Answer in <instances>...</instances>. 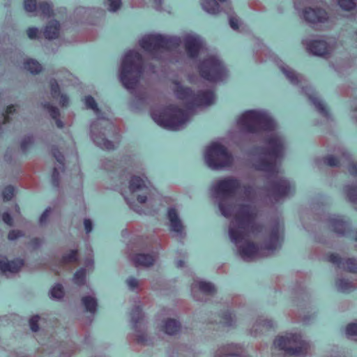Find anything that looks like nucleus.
Returning <instances> with one entry per match:
<instances>
[{
	"label": "nucleus",
	"mask_w": 357,
	"mask_h": 357,
	"mask_svg": "<svg viewBox=\"0 0 357 357\" xmlns=\"http://www.w3.org/2000/svg\"><path fill=\"white\" fill-rule=\"evenodd\" d=\"M212 188L222 214L234 216L229 234L243 260L268 256L280 246L282 226L277 222L267 228L256 222L258 210L252 187L242 186L238 179L229 176L217 181Z\"/></svg>",
	"instance_id": "1"
},
{
	"label": "nucleus",
	"mask_w": 357,
	"mask_h": 357,
	"mask_svg": "<svg viewBox=\"0 0 357 357\" xmlns=\"http://www.w3.org/2000/svg\"><path fill=\"white\" fill-rule=\"evenodd\" d=\"M238 126L245 132H271L266 139V146L258 149L253 165L256 169L267 173L271 177L269 194L275 202L287 196L291 192V185L279 175L278 167L284 154V142L278 133L273 132L274 121L266 112L250 110L238 119Z\"/></svg>",
	"instance_id": "2"
},
{
	"label": "nucleus",
	"mask_w": 357,
	"mask_h": 357,
	"mask_svg": "<svg viewBox=\"0 0 357 357\" xmlns=\"http://www.w3.org/2000/svg\"><path fill=\"white\" fill-rule=\"evenodd\" d=\"M142 73V55L136 51H129L125 55L120 69V80L124 87L130 91L135 89Z\"/></svg>",
	"instance_id": "3"
},
{
	"label": "nucleus",
	"mask_w": 357,
	"mask_h": 357,
	"mask_svg": "<svg viewBox=\"0 0 357 357\" xmlns=\"http://www.w3.org/2000/svg\"><path fill=\"white\" fill-rule=\"evenodd\" d=\"M151 116L160 126L170 130H178L188 121V113L175 105H169L162 112L152 111Z\"/></svg>",
	"instance_id": "4"
},
{
	"label": "nucleus",
	"mask_w": 357,
	"mask_h": 357,
	"mask_svg": "<svg viewBox=\"0 0 357 357\" xmlns=\"http://www.w3.org/2000/svg\"><path fill=\"white\" fill-rule=\"evenodd\" d=\"M174 91L176 97L183 100L188 109H192L195 107L210 105L213 103L215 96L212 91H200L197 93L190 88L183 87L178 82H174Z\"/></svg>",
	"instance_id": "5"
},
{
	"label": "nucleus",
	"mask_w": 357,
	"mask_h": 357,
	"mask_svg": "<svg viewBox=\"0 0 357 357\" xmlns=\"http://www.w3.org/2000/svg\"><path fill=\"white\" fill-rule=\"evenodd\" d=\"M139 44L142 48L150 53L153 57L159 59V52L178 47L181 44V40L176 37L148 35L142 38Z\"/></svg>",
	"instance_id": "6"
},
{
	"label": "nucleus",
	"mask_w": 357,
	"mask_h": 357,
	"mask_svg": "<svg viewBox=\"0 0 357 357\" xmlns=\"http://www.w3.org/2000/svg\"><path fill=\"white\" fill-rule=\"evenodd\" d=\"M274 346L290 355L305 354L309 347L308 344L301 339L299 334L291 333L276 338Z\"/></svg>",
	"instance_id": "7"
},
{
	"label": "nucleus",
	"mask_w": 357,
	"mask_h": 357,
	"mask_svg": "<svg viewBox=\"0 0 357 357\" xmlns=\"http://www.w3.org/2000/svg\"><path fill=\"white\" fill-rule=\"evenodd\" d=\"M205 160L210 168L218 169L230 166L233 158L225 146L215 143L206 150Z\"/></svg>",
	"instance_id": "8"
},
{
	"label": "nucleus",
	"mask_w": 357,
	"mask_h": 357,
	"mask_svg": "<svg viewBox=\"0 0 357 357\" xmlns=\"http://www.w3.org/2000/svg\"><path fill=\"white\" fill-rule=\"evenodd\" d=\"M201 76L209 82L222 80L227 70L222 62L215 56H208L199 66Z\"/></svg>",
	"instance_id": "9"
},
{
	"label": "nucleus",
	"mask_w": 357,
	"mask_h": 357,
	"mask_svg": "<svg viewBox=\"0 0 357 357\" xmlns=\"http://www.w3.org/2000/svg\"><path fill=\"white\" fill-rule=\"evenodd\" d=\"M24 9L29 13H36V15H40L44 17H50L53 10L51 6L47 3H40L36 4V0H24Z\"/></svg>",
	"instance_id": "10"
},
{
	"label": "nucleus",
	"mask_w": 357,
	"mask_h": 357,
	"mask_svg": "<svg viewBox=\"0 0 357 357\" xmlns=\"http://www.w3.org/2000/svg\"><path fill=\"white\" fill-rule=\"evenodd\" d=\"M197 291H199L200 293L204 295H212L215 293V289L214 286L210 282L195 280L192 285L193 297L197 301H204L205 298H200L197 295Z\"/></svg>",
	"instance_id": "11"
},
{
	"label": "nucleus",
	"mask_w": 357,
	"mask_h": 357,
	"mask_svg": "<svg viewBox=\"0 0 357 357\" xmlns=\"http://www.w3.org/2000/svg\"><path fill=\"white\" fill-rule=\"evenodd\" d=\"M330 262L336 264L339 268H342L352 273H357V261L353 259H342L338 255L332 254L329 256Z\"/></svg>",
	"instance_id": "12"
},
{
	"label": "nucleus",
	"mask_w": 357,
	"mask_h": 357,
	"mask_svg": "<svg viewBox=\"0 0 357 357\" xmlns=\"http://www.w3.org/2000/svg\"><path fill=\"white\" fill-rule=\"evenodd\" d=\"M306 45L307 49L314 55L324 56L331 52V47L323 40H315Z\"/></svg>",
	"instance_id": "13"
},
{
	"label": "nucleus",
	"mask_w": 357,
	"mask_h": 357,
	"mask_svg": "<svg viewBox=\"0 0 357 357\" xmlns=\"http://www.w3.org/2000/svg\"><path fill=\"white\" fill-rule=\"evenodd\" d=\"M303 17L310 23L324 22L327 20V13L324 10L319 8H307L303 12Z\"/></svg>",
	"instance_id": "14"
},
{
	"label": "nucleus",
	"mask_w": 357,
	"mask_h": 357,
	"mask_svg": "<svg viewBox=\"0 0 357 357\" xmlns=\"http://www.w3.org/2000/svg\"><path fill=\"white\" fill-rule=\"evenodd\" d=\"M184 42L188 55L191 58L196 57L202 47L200 39L192 36H188L185 38Z\"/></svg>",
	"instance_id": "15"
},
{
	"label": "nucleus",
	"mask_w": 357,
	"mask_h": 357,
	"mask_svg": "<svg viewBox=\"0 0 357 357\" xmlns=\"http://www.w3.org/2000/svg\"><path fill=\"white\" fill-rule=\"evenodd\" d=\"M97 125L98 123H93L91 126V137L93 142L101 149L106 150L114 149V144L113 142L107 139L105 137L102 136L105 135V133H102V135L97 133Z\"/></svg>",
	"instance_id": "16"
},
{
	"label": "nucleus",
	"mask_w": 357,
	"mask_h": 357,
	"mask_svg": "<svg viewBox=\"0 0 357 357\" xmlns=\"http://www.w3.org/2000/svg\"><path fill=\"white\" fill-rule=\"evenodd\" d=\"M23 265L24 262L21 259L8 261L5 257L0 255V271L3 273H17Z\"/></svg>",
	"instance_id": "17"
},
{
	"label": "nucleus",
	"mask_w": 357,
	"mask_h": 357,
	"mask_svg": "<svg viewBox=\"0 0 357 357\" xmlns=\"http://www.w3.org/2000/svg\"><path fill=\"white\" fill-rule=\"evenodd\" d=\"M168 218L170 222L171 230L182 236L184 229L175 208H171L169 209Z\"/></svg>",
	"instance_id": "18"
},
{
	"label": "nucleus",
	"mask_w": 357,
	"mask_h": 357,
	"mask_svg": "<svg viewBox=\"0 0 357 357\" xmlns=\"http://www.w3.org/2000/svg\"><path fill=\"white\" fill-rule=\"evenodd\" d=\"M156 256L153 254H137L131 256V259L136 266L148 267L153 265Z\"/></svg>",
	"instance_id": "19"
},
{
	"label": "nucleus",
	"mask_w": 357,
	"mask_h": 357,
	"mask_svg": "<svg viewBox=\"0 0 357 357\" xmlns=\"http://www.w3.org/2000/svg\"><path fill=\"white\" fill-rule=\"evenodd\" d=\"M51 94L52 98L59 101V104L62 107H66L68 104V98L63 94L61 93L59 90V84H57L56 80H52L51 81Z\"/></svg>",
	"instance_id": "20"
},
{
	"label": "nucleus",
	"mask_w": 357,
	"mask_h": 357,
	"mask_svg": "<svg viewBox=\"0 0 357 357\" xmlns=\"http://www.w3.org/2000/svg\"><path fill=\"white\" fill-rule=\"evenodd\" d=\"M302 90L308 96L309 99L317 109V110L324 115H326L327 112L324 104L316 96L315 93L309 87L302 86Z\"/></svg>",
	"instance_id": "21"
},
{
	"label": "nucleus",
	"mask_w": 357,
	"mask_h": 357,
	"mask_svg": "<svg viewBox=\"0 0 357 357\" xmlns=\"http://www.w3.org/2000/svg\"><path fill=\"white\" fill-rule=\"evenodd\" d=\"M53 155L56 160V161L59 163V167H55L54 168V171L52 176V184L55 187L59 186V169H62L63 167V161L64 158L63 155L59 151H54Z\"/></svg>",
	"instance_id": "22"
},
{
	"label": "nucleus",
	"mask_w": 357,
	"mask_h": 357,
	"mask_svg": "<svg viewBox=\"0 0 357 357\" xmlns=\"http://www.w3.org/2000/svg\"><path fill=\"white\" fill-rule=\"evenodd\" d=\"M60 25L57 21H52L45 27L44 36L45 38L53 39L58 37L59 33Z\"/></svg>",
	"instance_id": "23"
},
{
	"label": "nucleus",
	"mask_w": 357,
	"mask_h": 357,
	"mask_svg": "<svg viewBox=\"0 0 357 357\" xmlns=\"http://www.w3.org/2000/svg\"><path fill=\"white\" fill-rule=\"evenodd\" d=\"M220 2H225L227 0H218ZM203 9L209 14L215 15L219 12V4L216 0H202L201 2Z\"/></svg>",
	"instance_id": "24"
},
{
	"label": "nucleus",
	"mask_w": 357,
	"mask_h": 357,
	"mask_svg": "<svg viewBox=\"0 0 357 357\" xmlns=\"http://www.w3.org/2000/svg\"><path fill=\"white\" fill-rule=\"evenodd\" d=\"M281 70L285 75L287 78L293 84H302L303 77L300 75L296 74L293 70L288 66H282Z\"/></svg>",
	"instance_id": "25"
},
{
	"label": "nucleus",
	"mask_w": 357,
	"mask_h": 357,
	"mask_svg": "<svg viewBox=\"0 0 357 357\" xmlns=\"http://www.w3.org/2000/svg\"><path fill=\"white\" fill-rule=\"evenodd\" d=\"M146 181L139 176H133L132 177L130 181V190L132 192H134L137 190H140L144 188H146Z\"/></svg>",
	"instance_id": "26"
},
{
	"label": "nucleus",
	"mask_w": 357,
	"mask_h": 357,
	"mask_svg": "<svg viewBox=\"0 0 357 357\" xmlns=\"http://www.w3.org/2000/svg\"><path fill=\"white\" fill-rule=\"evenodd\" d=\"M331 225L334 231L340 234H344L346 228L347 227L345 222H344L339 217H334L331 219Z\"/></svg>",
	"instance_id": "27"
},
{
	"label": "nucleus",
	"mask_w": 357,
	"mask_h": 357,
	"mask_svg": "<svg viewBox=\"0 0 357 357\" xmlns=\"http://www.w3.org/2000/svg\"><path fill=\"white\" fill-rule=\"evenodd\" d=\"M44 107L49 112L52 119L56 121V124L58 128H61L63 125L61 120L59 119L60 115L59 111L57 107L52 106L50 102L45 103Z\"/></svg>",
	"instance_id": "28"
},
{
	"label": "nucleus",
	"mask_w": 357,
	"mask_h": 357,
	"mask_svg": "<svg viewBox=\"0 0 357 357\" xmlns=\"http://www.w3.org/2000/svg\"><path fill=\"white\" fill-rule=\"evenodd\" d=\"M341 162L342 164H347L349 172L351 174L357 175V165L354 161L351 160V157L348 153L345 152L342 153Z\"/></svg>",
	"instance_id": "29"
},
{
	"label": "nucleus",
	"mask_w": 357,
	"mask_h": 357,
	"mask_svg": "<svg viewBox=\"0 0 357 357\" xmlns=\"http://www.w3.org/2000/svg\"><path fill=\"white\" fill-rule=\"evenodd\" d=\"M180 324L175 319H169L165 324V332L169 335L176 334L180 330Z\"/></svg>",
	"instance_id": "30"
},
{
	"label": "nucleus",
	"mask_w": 357,
	"mask_h": 357,
	"mask_svg": "<svg viewBox=\"0 0 357 357\" xmlns=\"http://www.w3.org/2000/svg\"><path fill=\"white\" fill-rule=\"evenodd\" d=\"M82 301L87 311L91 313L96 312L97 301L94 297L91 296H84L82 299Z\"/></svg>",
	"instance_id": "31"
},
{
	"label": "nucleus",
	"mask_w": 357,
	"mask_h": 357,
	"mask_svg": "<svg viewBox=\"0 0 357 357\" xmlns=\"http://www.w3.org/2000/svg\"><path fill=\"white\" fill-rule=\"evenodd\" d=\"M24 68L33 74H37L41 71L42 66L38 61L28 59L24 62Z\"/></svg>",
	"instance_id": "32"
},
{
	"label": "nucleus",
	"mask_w": 357,
	"mask_h": 357,
	"mask_svg": "<svg viewBox=\"0 0 357 357\" xmlns=\"http://www.w3.org/2000/svg\"><path fill=\"white\" fill-rule=\"evenodd\" d=\"M337 288L342 292H349L355 289L352 282L343 279H340L336 282Z\"/></svg>",
	"instance_id": "33"
},
{
	"label": "nucleus",
	"mask_w": 357,
	"mask_h": 357,
	"mask_svg": "<svg viewBox=\"0 0 357 357\" xmlns=\"http://www.w3.org/2000/svg\"><path fill=\"white\" fill-rule=\"evenodd\" d=\"M131 319L134 324L135 328L137 329L138 327L137 324L141 325L143 321V314L141 310L138 307H135L132 311Z\"/></svg>",
	"instance_id": "34"
},
{
	"label": "nucleus",
	"mask_w": 357,
	"mask_h": 357,
	"mask_svg": "<svg viewBox=\"0 0 357 357\" xmlns=\"http://www.w3.org/2000/svg\"><path fill=\"white\" fill-rule=\"evenodd\" d=\"M77 260V251L71 250L68 254L63 257L62 260L60 261L61 266H65L68 264L76 262Z\"/></svg>",
	"instance_id": "35"
},
{
	"label": "nucleus",
	"mask_w": 357,
	"mask_h": 357,
	"mask_svg": "<svg viewBox=\"0 0 357 357\" xmlns=\"http://www.w3.org/2000/svg\"><path fill=\"white\" fill-rule=\"evenodd\" d=\"M85 105L88 109H92L96 114L99 116L100 115V110L98 108L97 104L96 102V100L94 98L91 96H86L85 98Z\"/></svg>",
	"instance_id": "36"
},
{
	"label": "nucleus",
	"mask_w": 357,
	"mask_h": 357,
	"mask_svg": "<svg viewBox=\"0 0 357 357\" xmlns=\"http://www.w3.org/2000/svg\"><path fill=\"white\" fill-rule=\"evenodd\" d=\"M344 190L349 201L353 203H357V187L347 186Z\"/></svg>",
	"instance_id": "37"
},
{
	"label": "nucleus",
	"mask_w": 357,
	"mask_h": 357,
	"mask_svg": "<svg viewBox=\"0 0 357 357\" xmlns=\"http://www.w3.org/2000/svg\"><path fill=\"white\" fill-rule=\"evenodd\" d=\"M63 287L59 284L54 286L50 291L51 297L53 298L60 299L63 296Z\"/></svg>",
	"instance_id": "38"
},
{
	"label": "nucleus",
	"mask_w": 357,
	"mask_h": 357,
	"mask_svg": "<svg viewBox=\"0 0 357 357\" xmlns=\"http://www.w3.org/2000/svg\"><path fill=\"white\" fill-rule=\"evenodd\" d=\"M85 281V270L82 268L76 272L74 275V282L78 285L84 284Z\"/></svg>",
	"instance_id": "39"
},
{
	"label": "nucleus",
	"mask_w": 357,
	"mask_h": 357,
	"mask_svg": "<svg viewBox=\"0 0 357 357\" xmlns=\"http://www.w3.org/2000/svg\"><path fill=\"white\" fill-rule=\"evenodd\" d=\"M338 4L342 9L346 10H351L355 6L354 0H338Z\"/></svg>",
	"instance_id": "40"
},
{
	"label": "nucleus",
	"mask_w": 357,
	"mask_h": 357,
	"mask_svg": "<svg viewBox=\"0 0 357 357\" xmlns=\"http://www.w3.org/2000/svg\"><path fill=\"white\" fill-rule=\"evenodd\" d=\"M14 188L13 187L9 185L5 188V189L3 191L2 195L3 197V199L5 201L10 200L14 195Z\"/></svg>",
	"instance_id": "41"
},
{
	"label": "nucleus",
	"mask_w": 357,
	"mask_h": 357,
	"mask_svg": "<svg viewBox=\"0 0 357 357\" xmlns=\"http://www.w3.org/2000/svg\"><path fill=\"white\" fill-rule=\"evenodd\" d=\"M324 163L331 167H336L339 165L340 160L333 155H329L324 158Z\"/></svg>",
	"instance_id": "42"
},
{
	"label": "nucleus",
	"mask_w": 357,
	"mask_h": 357,
	"mask_svg": "<svg viewBox=\"0 0 357 357\" xmlns=\"http://www.w3.org/2000/svg\"><path fill=\"white\" fill-rule=\"evenodd\" d=\"M227 15L229 16V25H230V26L233 29L236 30L238 28V25H239V20H238V19L236 16H234L232 14H231L229 12H227Z\"/></svg>",
	"instance_id": "43"
},
{
	"label": "nucleus",
	"mask_w": 357,
	"mask_h": 357,
	"mask_svg": "<svg viewBox=\"0 0 357 357\" xmlns=\"http://www.w3.org/2000/svg\"><path fill=\"white\" fill-rule=\"evenodd\" d=\"M346 333L348 336H357V323H352L347 326Z\"/></svg>",
	"instance_id": "44"
},
{
	"label": "nucleus",
	"mask_w": 357,
	"mask_h": 357,
	"mask_svg": "<svg viewBox=\"0 0 357 357\" xmlns=\"http://www.w3.org/2000/svg\"><path fill=\"white\" fill-rule=\"evenodd\" d=\"M234 318L231 312H226L222 317V324L225 326H232Z\"/></svg>",
	"instance_id": "45"
},
{
	"label": "nucleus",
	"mask_w": 357,
	"mask_h": 357,
	"mask_svg": "<svg viewBox=\"0 0 357 357\" xmlns=\"http://www.w3.org/2000/svg\"><path fill=\"white\" fill-rule=\"evenodd\" d=\"M15 112V105H10L7 107L6 113L3 114V123H6L10 121L9 115L12 114Z\"/></svg>",
	"instance_id": "46"
},
{
	"label": "nucleus",
	"mask_w": 357,
	"mask_h": 357,
	"mask_svg": "<svg viewBox=\"0 0 357 357\" xmlns=\"http://www.w3.org/2000/svg\"><path fill=\"white\" fill-rule=\"evenodd\" d=\"M40 319V317L38 315L32 317L29 320V325L31 327V329L33 332H36L38 330V322Z\"/></svg>",
	"instance_id": "47"
},
{
	"label": "nucleus",
	"mask_w": 357,
	"mask_h": 357,
	"mask_svg": "<svg viewBox=\"0 0 357 357\" xmlns=\"http://www.w3.org/2000/svg\"><path fill=\"white\" fill-rule=\"evenodd\" d=\"M33 140L32 137L29 136L27 137H25L21 143L22 150L25 151L28 149L29 145L33 144Z\"/></svg>",
	"instance_id": "48"
},
{
	"label": "nucleus",
	"mask_w": 357,
	"mask_h": 357,
	"mask_svg": "<svg viewBox=\"0 0 357 357\" xmlns=\"http://www.w3.org/2000/svg\"><path fill=\"white\" fill-rule=\"evenodd\" d=\"M109 6V10L116 11L117 10L121 4V0H107Z\"/></svg>",
	"instance_id": "49"
},
{
	"label": "nucleus",
	"mask_w": 357,
	"mask_h": 357,
	"mask_svg": "<svg viewBox=\"0 0 357 357\" xmlns=\"http://www.w3.org/2000/svg\"><path fill=\"white\" fill-rule=\"evenodd\" d=\"M261 326H262L263 327L271 328L273 326V324L271 320L260 319L257 321L255 327H259Z\"/></svg>",
	"instance_id": "50"
},
{
	"label": "nucleus",
	"mask_w": 357,
	"mask_h": 357,
	"mask_svg": "<svg viewBox=\"0 0 357 357\" xmlns=\"http://www.w3.org/2000/svg\"><path fill=\"white\" fill-rule=\"evenodd\" d=\"M27 36L31 39H35L38 37V29L37 28H29L26 31Z\"/></svg>",
	"instance_id": "51"
},
{
	"label": "nucleus",
	"mask_w": 357,
	"mask_h": 357,
	"mask_svg": "<svg viewBox=\"0 0 357 357\" xmlns=\"http://www.w3.org/2000/svg\"><path fill=\"white\" fill-rule=\"evenodd\" d=\"M22 235V232L18 230H12L8 234V239L15 240Z\"/></svg>",
	"instance_id": "52"
},
{
	"label": "nucleus",
	"mask_w": 357,
	"mask_h": 357,
	"mask_svg": "<svg viewBox=\"0 0 357 357\" xmlns=\"http://www.w3.org/2000/svg\"><path fill=\"white\" fill-rule=\"evenodd\" d=\"M50 213V208H47L44 213L42 214L40 218V222L41 225L45 224L47 221V219Z\"/></svg>",
	"instance_id": "53"
},
{
	"label": "nucleus",
	"mask_w": 357,
	"mask_h": 357,
	"mask_svg": "<svg viewBox=\"0 0 357 357\" xmlns=\"http://www.w3.org/2000/svg\"><path fill=\"white\" fill-rule=\"evenodd\" d=\"M3 222L8 225L11 226L13 224V219L8 213H4L2 216Z\"/></svg>",
	"instance_id": "54"
},
{
	"label": "nucleus",
	"mask_w": 357,
	"mask_h": 357,
	"mask_svg": "<svg viewBox=\"0 0 357 357\" xmlns=\"http://www.w3.org/2000/svg\"><path fill=\"white\" fill-rule=\"evenodd\" d=\"M127 284L131 289H135L138 286V280L135 278H129L127 280Z\"/></svg>",
	"instance_id": "55"
},
{
	"label": "nucleus",
	"mask_w": 357,
	"mask_h": 357,
	"mask_svg": "<svg viewBox=\"0 0 357 357\" xmlns=\"http://www.w3.org/2000/svg\"><path fill=\"white\" fill-rule=\"evenodd\" d=\"M84 228L86 233H89L92 230V222L89 219H85L84 222Z\"/></svg>",
	"instance_id": "56"
},
{
	"label": "nucleus",
	"mask_w": 357,
	"mask_h": 357,
	"mask_svg": "<svg viewBox=\"0 0 357 357\" xmlns=\"http://www.w3.org/2000/svg\"><path fill=\"white\" fill-rule=\"evenodd\" d=\"M137 342L141 344L146 343L145 335L144 334H139L137 335Z\"/></svg>",
	"instance_id": "57"
},
{
	"label": "nucleus",
	"mask_w": 357,
	"mask_h": 357,
	"mask_svg": "<svg viewBox=\"0 0 357 357\" xmlns=\"http://www.w3.org/2000/svg\"><path fill=\"white\" fill-rule=\"evenodd\" d=\"M137 201L140 203V204H144L146 202V196H144V195H139L137 197Z\"/></svg>",
	"instance_id": "58"
},
{
	"label": "nucleus",
	"mask_w": 357,
	"mask_h": 357,
	"mask_svg": "<svg viewBox=\"0 0 357 357\" xmlns=\"http://www.w3.org/2000/svg\"><path fill=\"white\" fill-rule=\"evenodd\" d=\"M184 266V262L181 260H179L176 262V266L178 268H181Z\"/></svg>",
	"instance_id": "59"
},
{
	"label": "nucleus",
	"mask_w": 357,
	"mask_h": 357,
	"mask_svg": "<svg viewBox=\"0 0 357 357\" xmlns=\"http://www.w3.org/2000/svg\"><path fill=\"white\" fill-rule=\"evenodd\" d=\"M105 125L111 126L108 121H104Z\"/></svg>",
	"instance_id": "60"
},
{
	"label": "nucleus",
	"mask_w": 357,
	"mask_h": 357,
	"mask_svg": "<svg viewBox=\"0 0 357 357\" xmlns=\"http://www.w3.org/2000/svg\"><path fill=\"white\" fill-rule=\"evenodd\" d=\"M66 75H67L68 77L71 76V75L68 72H66Z\"/></svg>",
	"instance_id": "61"
}]
</instances>
